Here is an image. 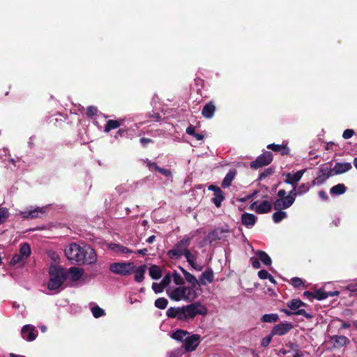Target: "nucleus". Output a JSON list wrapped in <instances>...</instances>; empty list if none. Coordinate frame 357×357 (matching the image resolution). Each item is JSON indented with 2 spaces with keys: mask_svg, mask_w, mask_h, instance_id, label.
<instances>
[{
  "mask_svg": "<svg viewBox=\"0 0 357 357\" xmlns=\"http://www.w3.org/2000/svg\"><path fill=\"white\" fill-rule=\"evenodd\" d=\"M330 340L333 342V347L336 349H339V348L347 346L350 343V340L344 335H333L330 337Z\"/></svg>",
  "mask_w": 357,
  "mask_h": 357,
  "instance_id": "15",
  "label": "nucleus"
},
{
  "mask_svg": "<svg viewBox=\"0 0 357 357\" xmlns=\"http://www.w3.org/2000/svg\"><path fill=\"white\" fill-rule=\"evenodd\" d=\"M271 202L268 201H264L255 208V211L257 214H264L271 211Z\"/></svg>",
  "mask_w": 357,
  "mask_h": 357,
  "instance_id": "27",
  "label": "nucleus"
},
{
  "mask_svg": "<svg viewBox=\"0 0 357 357\" xmlns=\"http://www.w3.org/2000/svg\"><path fill=\"white\" fill-rule=\"evenodd\" d=\"M293 188L289 192V194L286 197H290L292 199V204L294 203L296 200V195H298L297 193V186L296 185H292Z\"/></svg>",
  "mask_w": 357,
  "mask_h": 357,
  "instance_id": "53",
  "label": "nucleus"
},
{
  "mask_svg": "<svg viewBox=\"0 0 357 357\" xmlns=\"http://www.w3.org/2000/svg\"><path fill=\"white\" fill-rule=\"evenodd\" d=\"M200 344V335L195 333L192 335H186L184 339L183 347L186 352L195 351Z\"/></svg>",
  "mask_w": 357,
  "mask_h": 357,
  "instance_id": "10",
  "label": "nucleus"
},
{
  "mask_svg": "<svg viewBox=\"0 0 357 357\" xmlns=\"http://www.w3.org/2000/svg\"><path fill=\"white\" fill-rule=\"evenodd\" d=\"M326 291H325V290L323 289H317L314 292V298L317 301H323L324 299H326Z\"/></svg>",
  "mask_w": 357,
  "mask_h": 357,
  "instance_id": "42",
  "label": "nucleus"
},
{
  "mask_svg": "<svg viewBox=\"0 0 357 357\" xmlns=\"http://www.w3.org/2000/svg\"><path fill=\"white\" fill-rule=\"evenodd\" d=\"M284 312V314L287 316H291V315H302L305 317V318L310 319L313 317V316L310 314V312H306L305 310H298L296 311H291L287 309H282L281 310Z\"/></svg>",
  "mask_w": 357,
  "mask_h": 357,
  "instance_id": "26",
  "label": "nucleus"
},
{
  "mask_svg": "<svg viewBox=\"0 0 357 357\" xmlns=\"http://www.w3.org/2000/svg\"><path fill=\"white\" fill-rule=\"evenodd\" d=\"M350 292L357 294V284L348 286Z\"/></svg>",
  "mask_w": 357,
  "mask_h": 357,
  "instance_id": "64",
  "label": "nucleus"
},
{
  "mask_svg": "<svg viewBox=\"0 0 357 357\" xmlns=\"http://www.w3.org/2000/svg\"><path fill=\"white\" fill-rule=\"evenodd\" d=\"M24 260L25 259L22 256L20 255V253H16L13 256L10 261V265L15 266L20 263L23 264Z\"/></svg>",
  "mask_w": 357,
  "mask_h": 357,
  "instance_id": "46",
  "label": "nucleus"
},
{
  "mask_svg": "<svg viewBox=\"0 0 357 357\" xmlns=\"http://www.w3.org/2000/svg\"><path fill=\"white\" fill-rule=\"evenodd\" d=\"M292 205V199L291 197H285L284 199H277L273 203V208L275 210L287 209Z\"/></svg>",
  "mask_w": 357,
  "mask_h": 357,
  "instance_id": "16",
  "label": "nucleus"
},
{
  "mask_svg": "<svg viewBox=\"0 0 357 357\" xmlns=\"http://www.w3.org/2000/svg\"><path fill=\"white\" fill-rule=\"evenodd\" d=\"M213 280V268L208 267L206 270L203 272L199 278V285L205 286L206 282H212Z\"/></svg>",
  "mask_w": 357,
  "mask_h": 357,
  "instance_id": "20",
  "label": "nucleus"
},
{
  "mask_svg": "<svg viewBox=\"0 0 357 357\" xmlns=\"http://www.w3.org/2000/svg\"><path fill=\"white\" fill-rule=\"evenodd\" d=\"M215 110L216 106L215 102L213 100L209 101L204 106L202 110V115L206 119H211L213 117Z\"/></svg>",
  "mask_w": 357,
  "mask_h": 357,
  "instance_id": "17",
  "label": "nucleus"
},
{
  "mask_svg": "<svg viewBox=\"0 0 357 357\" xmlns=\"http://www.w3.org/2000/svg\"><path fill=\"white\" fill-rule=\"evenodd\" d=\"M191 243V238L189 237L183 238L175 244L172 250L168 252V255L171 258L179 259L183 255H185L186 251H188V246Z\"/></svg>",
  "mask_w": 357,
  "mask_h": 357,
  "instance_id": "5",
  "label": "nucleus"
},
{
  "mask_svg": "<svg viewBox=\"0 0 357 357\" xmlns=\"http://www.w3.org/2000/svg\"><path fill=\"white\" fill-rule=\"evenodd\" d=\"M293 327L292 324L287 322L276 324L271 330V335L283 336L284 334L289 333Z\"/></svg>",
  "mask_w": 357,
  "mask_h": 357,
  "instance_id": "12",
  "label": "nucleus"
},
{
  "mask_svg": "<svg viewBox=\"0 0 357 357\" xmlns=\"http://www.w3.org/2000/svg\"><path fill=\"white\" fill-rule=\"evenodd\" d=\"M108 248L117 252V253H132V251L128 248L127 247H125L123 245L116 244V243H110L108 245Z\"/></svg>",
  "mask_w": 357,
  "mask_h": 357,
  "instance_id": "32",
  "label": "nucleus"
},
{
  "mask_svg": "<svg viewBox=\"0 0 357 357\" xmlns=\"http://www.w3.org/2000/svg\"><path fill=\"white\" fill-rule=\"evenodd\" d=\"M98 114V108L95 106H89L86 108V115L89 118H92Z\"/></svg>",
  "mask_w": 357,
  "mask_h": 357,
  "instance_id": "48",
  "label": "nucleus"
},
{
  "mask_svg": "<svg viewBox=\"0 0 357 357\" xmlns=\"http://www.w3.org/2000/svg\"><path fill=\"white\" fill-rule=\"evenodd\" d=\"M195 84L196 85L197 92L198 94L202 95V90L205 86V81L200 77H197L194 79Z\"/></svg>",
  "mask_w": 357,
  "mask_h": 357,
  "instance_id": "44",
  "label": "nucleus"
},
{
  "mask_svg": "<svg viewBox=\"0 0 357 357\" xmlns=\"http://www.w3.org/2000/svg\"><path fill=\"white\" fill-rule=\"evenodd\" d=\"M168 304V301L164 297H160V298H158V308L160 309H165L167 308Z\"/></svg>",
  "mask_w": 357,
  "mask_h": 357,
  "instance_id": "52",
  "label": "nucleus"
},
{
  "mask_svg": "<svg viewBox=\"0 0 357 357\" xmlns=\"http://www.w3.org/2000/svg\"><path fill=\"white\" fill-rule=\"evenodd\" d=\"M128 135V132L125 129H119V131L115 135V138L119 139V137H125Z\"/></svg>",
  "mask_w": 357,
  "mask_h": 357,
  "instance_id": "59",
  "label": "nucleus"
},
{
  "mask_svg": "<svg viewBox=\"0 0 357 357\" xmlns=\"http://www.w3.org/2000/svg\"><path fill=\"white\" fill-rule=\"evenodd\" d=\"M166 292L169 298L174 301H193L199 296L198 292H193L186 286H179L173 289H167Z\"/></svg>",
  "mask_w": 357,
  "mask_h": 357,
  "instance_id": "3",
  "label": "nucleus"
},
{
  "mask_svg": "<svg viewBox=\"0 0 357 357\" xmlns=\"http://www.w3.org/2000/svg\"><path fill=\"white\" fill-rule=\"evenodd\" d=\"M237 174V171L236 169H230L227 173L225 178L222 181L221 185L222 188H226L231 186L233 180L235 178V176Z\"/></svg>",
  "mask_w": 357,
  "mask_h": 357,
  "instance_id": "22",
  "label": "nucleus"
},
{
  "mask_svg": "<svg viewBox=\"0 0 357 357\" xmlns=\"http://www.w3.org/2000/svg\"><path fill=\"white\" fill-rule=\"evenodd\" d=\"M257 220V217L256 215L251 213H247V212H244V213L241 215V222L248 228L255 225Z\"/></svg>",
  "mask_w": 357,
  "mask_h": 357,
  "instance_id": "21",
  "label": "nucleus"
},
{
  "mask_svg": "<svg viewBox=\"0 0 357 357\" xmlns=\"http://www.w3.org/2000/svg\"><path fill=\"white\" fill-rule=\"evenodd\" d=\"M287 217V212L280 210H276V211L272 215L273 220L275 223L280 222L283 220L284 218Z\"/></svg>",
  "mask_w": 357,
  "mask_h": 357,
  "instance_id": "39",
  "label": "nucleus"
},
{
  "mask_svg": "<svg viewBox=\"0 0 357 357\" xmlns=\"http://www.w3.org/2000/svg\"><path fill=\"white\" fill-rule=\"evenodd\" d=\"M195 129L192 125H190L189 127H188L185 129V132L188 133V135L194 136L195 135Z\"/></svg>",
  "mask_w": 357,
  "mask_h": 357,
  "instance_id": "60",
  "label": "nucleus"
},
{
  "mask_svg": "<svg viewBox=\"0 0 357 357\" xmlns=\"http://www.w3.org/2000/svg\"><path fill=\"white\" fill-rule=\"evenodd\" d=\"M355 135V131L352 129H347L342 132L344 139H349Z\"/></svg>",
  "mask_w": 357,
  "mask_h": 357,
  "instance_id": "55",
  "label": "nucleus"
},
{
  "mask_svg": "<svg viewBox=\"0 0 357 357\" xmlns=\"http://www.w3.org/2000/svg\"><path fill=\"white\" fill-rule=\"evenodd\" d=\"M158 172L164 176L167 181L172 182L173 181V173L170 169L158 166Z\"/></svg>",
  "mask_w": 357,
  "mask_h": 357,
  "instance_id": "37",
  "label": "nucleus"
},
{
  "mask_svg": "<svg viewBox=\"0 0 357 357\" xmlns=\"http://www.w3.org/2000/svg\"><path fill=\"white\" fill-rule=\"evenodd\" d=\"M207 312L206 307L198 301L182 307H170L167 310L166 315L169 318H176L181 321H189L197 315L205 316Z\"/></svg>",
  "mask_w": 357,
  "mask_h": 357,
  "instance_id": "2",
  "label": "nucleus"
},
{
  "mask_svg": "<svg viewBox=\"0 0 357 357\" xmlns=\"http://www.w3.org/2000/svg\"><path fill=\"white\" fill-rule=\"evenodd\" d=\"M172 273L169 271L165 273L163 279L160 283H158V293H161L167 288L172 280Z\"/></svg>",
  "mask_w": 357,
  "mask_h": 357,
  "instance_id": "23",
  "label": "nucleus"
},
{
  "mask_svg": "<svg viewBox=\"0 0 357 357\" xmlns=\"http://www.w3.org/2000/svg\"><path fill=\"white\" fill-rule=\"evenodd\" d=\"M172 273V280L175 284L178 286H183L185 282L181 275L175 271Z\"/></svg>",
  "mask_w": 357,
  "mask_h": 357,
  "instance_id": "41",
  "label": "nucleus"
},
{
  "mask_svg": "<svg viewBox=\"0 0 357 357\" xmlns=\"http://www.w3.org/2000/svg\"><path fill=\"white\" fill-rule=\"evenodd\" d=\"M319 195L320 198L324 201H326L328 199V196L327 193L324 191L319 192Z\"/></svg>",
  "mask_w": 357,
  "mask_h": 357,
  "instance_id": "63",
  "label": "nucleus"
},
{
  "mask_svg": "<svg viewBox=\"0 0 357 357\" xmlns=\"http://www.w3.org/2000/svg\"><path fill=\"white\" fill-rule=\"evenodd\" d=\"M224 231L220 229H216L209 233L208 238L211 243L216 242V241L221 239V235Z\"/></svg>",
  "mask_w": 357,
  "mask_h": 357,
  "instance_id": "36",
  "label": "nucleus"
},
{
  "mask_svg": "<svg viewBox=\"0 0 357 357\" xmlns=\"http://www.w3.org/2000/svg\"><path fill=\"white\" fill-rule=\"evenodd\" d=\"M184 256L188 264L192 266H194V264L196 260V257L193 255V254L190 250L186 251Z\"/></svg>",
  "mask_w": 357,
  "mask_h": 357,
  "instance_id": "50",
  "label": "nucleus"
},
{
  "mask_svg": "<svg viewBox=\"0 0 357 357\" xmlns=\"http://www.w3.org/2000/svg\"><path fill=\"white\" fill-rule=\"evenodd\" d=\"M146 266L142 265L139 266L138 268H135L134 273H135V280L137 282H141L144 280V275L146 271Z\"/></svg>",
  "mask_w": 357,
  "mask_h": 357,
  "instance_id": "29",
  "label": "nucleus"
},
{
  "mask_svg": "<svg viewBox=\"0 0 357 357\" xmlns=\"http://www.w3.org/2000/svg\"><path fill=\"white\" fill-rule=\"evenodd\" d=\"M140 142L143 146H146L149 143L153 142V141L151 139L146 138V137H142L140 139Z\"/></svg>",
  "mask_w": 357,
  "mask_h": 357,
  "instance_id": "61",
  "label": "nucleus"
},
{
  "mask_svg": "<svg viewBox=\"0 0 357 357\" xmlns=\"http://www.w3.org/2000/svg\"><path fill=\"white\" fill-rule=\"evenodd\" d=\"M251 264H252V267L255 268H259L261 267V264H260L259 259L258 257L257 258L252 257L251 258Z\"/></svg>",
  "mask_w": 357,
  "mask_h": 357,
  "instance_id": "57",
  "label": "nucleus"
},
{
  "mask_svg": "<svg viewBox=\"0 0 357 357\" xmlns=\"http://www.w3.org/2000/svg\"><path fill=\"white\" fill-rule=\"evenodd\" d=\"M185 279L190 284L188 287L189 289H192L193 292H197L198 290L202 291L199 282L197 278L188 272L185 273Z\"/></svg>",
  "mask_w": 357,
  "mask_h": 357,
  "instance_id": "14",
  "label": "nucleus"
},
{
  "mask_svg": "<svg viewBox=\"0 0 357 357\" xmlns=\"http://www.w3.org/2000/svg\"><path fill=\"white\" fill-rule=\"evenodd\" d=\"M347 188L344 184H337L330 189V193L334 195H340L346 192Z\"/></svg>",
  "mask_w": 357,
  "mask_h": 357,
  "instance_id": "35",
  "label": "nucleus"
},
{
  "mask_svg": "<svg viewBox=\"0 0 357 357\" xmlns=\"http://www.w3.org/2000/svg\"><path fill=\"white\" fill-rule=\"evenodd\" d=\"M278 319L279 317L277 314H266L261 317V320L264 323H275Z\"/></svg>",
  "mask_w": 357,
  "mask_h": 357,
  "instance_id": "40",
  "label": "nucleus"
},
{
  "mask_svg": "<svg viewBox=\"0 0 357 357\" xmlns=\"http://www.w3.org/2000/svg\"><path fill=\"white\" fill-rule=\"evenodd\" d=\"M65 255L70 261H74L78 264H93L97 260L95 250L86 244L81 246L76 243H73L65 250Z\"/></svg>",
  "mask_w": 357,
  "mask_h": 357,
  "instance_id": "1",
  "label": "nucleus"
},
{
  "mask_svg": "<svg viewBox=\"0 0 357 357\" xmlns=\"http://www.w3.org/2000/svg\"><path fill=\"white\" fill-rule=\"evenodd\" d=\"M291 284L296 288H299L303 286V280L299 278H293L291 279Z\"/></svg>",
  "mask_w": 357,
  "mask_h": 357,
  "instance_id": "51",
  "label": "nucleus"
},
{
  "mask_svg": "<svg viewBox=\"0 0 357 357\" xmlns=\"http://www.w3.org/2000/svg\"><path fill=\"white\" fill-rule=\"evenodd\" d=\"M331 163L324 164L320 166L317 176L312 181V185H322L331 176L333 175Z\"/></svg>",
  "mask_w": 357,
  "mask_h": 357,
  "instance_id": "7",
  "label": "nucleus"
},
{
  "mask_svg": "<svg viewBox=\"0 0 357 357\" xmlns=\"http://www.w3.org/2000/svg\"><path fill=\"white\" fill-rule=\"evenodd\" d=\"M50 280L47 287L50 290H56L66 280L68 275L61 266H51L49 269Z\"/></svg>",
  "mask_w": 357,
  "mask_h": 357,
  "instance_id": "4",
  "label": "nucleus"
},
{
  "mask_svg": "<svg viewBox=\"0 0 357 357\" xmlns=\"http://www.w3.org/2000/svg\"><path fill=\"white\" fill-rule=\"evenodd\" d=\"M46 213L45 207L30 206L27 210L20 212V216L24 219H36L43 218Z\"/></svg>",
  "mask_w": 357,
  "mask_h": 357,
  "instance_id": "9",
  "label": "nucleus"
},
{
  "mask_svg": "<svg viewBox=\"0 0 357 357\" xmlns=\"http://www.w3.org/2000/svg\"><path fill=\"white\" fill-rule=\"evenodd\" d=\"M135 266L133 262H116L109 266L112 273L121 275H128L133 273Z\"/></svg>",
  "mask_w": 357,
  "mask_h": 357,
  "instance_id": "6",
  "label": "nucleus"
},
{
  "mask_svg": "<svg viewBox=\"0 0 357 357\" xmlns=\"http://www.w3.org/2000/svg\"><path fill=\"white\" fill-rule=\"evenodd\" d=\"M91 312L96 318H99L105 314V311L99 306L92 307Z\"/></svg>",
  "mask_w": 357,
  "mask_h": 357,
  "instance_id": "49",
  "label": "nucleus"
},
{
  "mask_svg": "<svg viewBox=\"0 0 357 357\" xmlns=\"http://www.w3.org/2000/svg\"><path fill=\"white\" fill-rule=\"evenodd\" d=\"M189 333L184 330H177L174 332L172 338L184 343V339L186 335H188Z\"/></svg>",
  "mask_w": 357,
  "mask_h": 357,
  "instance_id": "38",
  "label": "nucleus"
},
{
  "mask_svg": "<svg viewBox=\"0 0 357 357\" xmlns=\"http://www.w3.org/2000/svg\"><path fill=\"white\" fill-rule=\"evenodd\" d=\"M305 172V169L303 170H300L296 172L295 174H292L291 173H286L284 175L285 176L284 182L289 183L291 185H296L297 183L302 178L304 172Z\"/></svg>",
  "mask_w": 357,
  "mask_h": 357,
  "instance_id": "13",
  "label": "nucleus"
},
{
  "mask_svg": "<svg viewBox=\"0 0 357 357\" xmlns=\"http://www.w3.org/2000/svg\"><path fill=\"white\" fill-rule=\"evenodd\" d=\"M19 253L24 259H26L31 255V248L29 244L27 243H22L20 245Z\"/></svg>",
  "mask_w": 357,
  "mask_h": 357,
  "instance_id": "33",
  "label": "nucleus"
},
{
  "mask_svg": "<svg viewBox=\"0 0 357 357\" xmlns=\"http://www.w3.org/2000/svg\"><path fill=\"white\" fill-rule=\"evenodd\" d=\"M273 336L274 335H271V333L269 334V335L264 337L261 340V346L264 347L268 346L271 344V339Z\"/></svg>",
  "mask_w": 357,
  "mask_h": 357,
  "instance_id": "54",
  "label": "nucleus"
},
{
  "mask_svg": "<svg viewBox=\"0 0 357 357\" xmlns=\"http://www.w3.org/2000/svg\"><path fill=\"white\" fill-rule=\"evenodd\" d=\"M287 305L291 310L296 311L302 307H307V304L300 299H293L287 303Z\"/></svg>",
  "mask_w": 357,
  "mask_h": 357,
  "instance_id": "25",
  "label": "nucleus"
},
{
  "mask_svg": "<svg viewBox=\"0 0 357 357\" xmlns=\"http://www.w3.org/2000/svg\"><path fill=\"white\" fill-rule=\"evenodd\" d=\"M9 217V211L7 208H0V225L3 224Z\"/></svg>",
  "mask_w": 357,
  "mask_h": 357,
  "instance_id": "45",
  "label": "nucleus"
},
{
  "mask_svg": "<svg viewBox=\"0 0 357 357\" xmlns=\"http://www.w3.org/2000/svg\"><path fill=\"white\" fill-rule=\"evenodd\" d=\"M70 278L73 281L79 280L84 274V270L78 267H71L69 268Z\"/></svg>",
  "mask_w": 357,
  "mask_h": 357,
  "instance_id": "30",
  "label": "nucleus"
},
{
  "mask_svg": "<svg viewBox=\"0 0 357 357\" xmlns=\"http://www.w3.org/2000/svg\"><path fill=\"white\" fill-rule=\"evenodd\" d=\"M149 275L152 279L156 280V265H152L149 268Z\"/></svg>",
  "mask_w": 357,
  "mask_h": 357,
  "instance_id": "58",
  "label": "nucleus"
},
{
  "mask_svg": "<svg viewBox=\"0 0 357 357\" xmlns=\"http://www.w3.org/2000/svg\"><path fill=\"white\" fill-rule=\"evenodd\" d=\"M275 172V169L273 167H268L264 169L263 172H261L259 176V180H264L267 178V176H271Z\"/></svg>",
  "mask_w": 357,
  "mask_h": 357,
  "instance_id": "47",
  "label": "nucleus"
},
{
  "mask_svg": "<svg viewBox=\"0 0 357 357\" xmlns=\"http://www.w3.org/2000/svg\"><path fill=\"white\" fill-rule=\"evenodd\" d=\"M257 256L259 259L264 264V265H271L272 260L266 252L259 250L257 252Z\"/></svg>",
  "mask_w": 357,
  "mask_h": 357,
  "instance_id": "34",
  "label": "nucleus"
},
{
  "mask_svg": "<svg viewBox=\"0 0 357 357\" xmlns=\"http://www.w3.org/2000/svg\"><path fill=\"white\" fill-rule=\"evenodd\" d=\"M38 335V331L36 329L35 326L27 324L24 325L21 330V335L22 337L28 341L32 342L37 337Z\"/></svg>",
  "mask_w": 357,
  "mask_h": 357,
  "instance_id": "11",
  "label": "nucleus"
},
{
  "mask_svg": "<svg viewBox=\"0 0 357 357\" xmlns=\"http://www.w3.org/2000/svg\"><path fill=\"white\" fill-rule=\"evenodd\" d=\"M273 156L271 151H264L260 154L257 159L251 161L250 167L253 169H258L264 166L271 164Z\"/></svg>",
  "mask_w": 357,
  "mask_h": 357,
  "instance_id": "8",
  "label": "nucleus"
},
{
  "mask_svg": "<svg viewBox=\"0 0 357 357\" xmlns=\"http://www.w3.org/2000/svg\"><path fill=\"white\" fill-rule=\"evenodd\" d=\"M303 296L306 297L310 301H312V299H314V293H312V292L305 291V292H303Z\"/></svg>",
  "mask_w": 357,
  "mask_h": 357,
  "instance_id": "62",
  "label": "nucleus"
},
{
  "mask_svg": "<svg viewBox=\"0 0 357 357\" xmlns=\"http://www.w3.org/2000/svg\"><path fill=\"white\" fill-rule=\"evenodd\" d=\"M351 168L352 165L349 162H337L333 168V172L335 174H341L349 172Z\"/></svg>",
  "mask_w": 357,
  "mask_h": 357,
  "instance_id": "18",
  "label": "nucleus"
},
{
  "mask_svg": "<svg viewBox=\"0 0 357 357\" xmlns=\"http://www.w3.org/2000/svg\"><path fill=\"white\" fill-rule=\"evenodd\" d=\"M267 149L274 152L280 153L282 156H287L290 154V149L285 144H270L267 146Z\"/></svg>",
  "mask_w": 357,
  "mask_h": 357,
  "instance_id": "19",
  "label": "nucleus"
},
{
  "mask_svg": "<svg viewBox=\"0 0 357 357\" xmlns=\"http://www.w3.org/2000/svg\"><path fill=\"white\" fill-rule=\"evenodd\" d=\"M214 197L212 198V202L214 204V205L220 208L221 203L222 201L225 199V196L224 192L222 191L220 188H219L215 193L213 194Z\"/></svg>",
  "mask_w": 357,
  "mask_h": 357,
  "instance_id": "28",
  "label": "nucleus"
},
{
  "mask_svg": "<svg viewBox=\"0 0 357 357\" xmlns=\"http://www.w3.org/2000/svg\"><path fill=\"white\" fill-rule=\"evenodd\" d=\"M310 189V183H303L301 185L297 187V193L298 194V195H301L308 192Z\"/></svg>",
  "mask_w": 357,
  "mask_h": 357,
  "instance_id": "43",
  "label": "nucleus"
},
{
  "mask_svg": "<svg viewBox=\"0 0 357 357\" xmlns=\"http://www.w3.org/2000/svg\"><path fill=\"white\" fill-rule=\"evenodd\" d=\"M123 120H109L107 121V123L105 126L104 131L105 132H109L112 130L116 129L121 126Z\"/></svg>",
  "mask_w": 357,
  "mask_h": 357,
  "instance_id": "31",
  "label": "nucleus"
},
{
  "mask_svg": "<svg viewBox=\"0 0 357 357\" xmlns=\"http://www.w3.org/2000/svg\"><path fill=\"white\" fill-rule=\"evenodd\" d=\"M172 273L169 271L165 273L163 279L160 283H158V293H161L167 288L172 280Z\"/></svg>",
  "mask_w": 357,
  "mask_h": 357,
  "instance_id": "24",
  "label": "nucleus"
},
{
  "mask_svg": "<svg viewBox=\"0 0 357 357\" xmlns=\"http://www.w3.org/2000/svg\"><path fill=\"white\" fill-rule=\"evenodd\" d=\"M257 275L261 280H266L269 276V273L266 269H261L258 273Z\"/></svg>",
  "mask_w": 357,
  "mask_h": 357,
  "instance_id": "56",
  "label": "nucleus"
}]
</instances>
